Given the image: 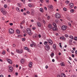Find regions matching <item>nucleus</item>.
<instances>
[{
	"instance_id": "obj_34",
	"label": "nucleus",
	"mask_w": 77,
	"mask_h": 77,
	"mask_svg": "<svg viewBox=\"0 0 77 77\" xmlns=\"http://www.w3.org/2000/svg\"><path fill=\"white\" fill-rule=\"evenodd\" d=\"M74 40H75V41H76V40H77V37H75L74 38Z\"/></svg>"
},
{
	"instance_id": "obj_32",
	"label": "nucleus",
	"mask_w": 77,
	"mask_h": 77,
	"mask_svg": "<svg viewBox=\"0 0 77 77\" xmlns=\"http://www.w3.org/2000/svg\"><path fill=\"white\" fill-rule=\"evenodd\" d=\"M54 53H51V57H53V56H54Z\"/></svg>"
},
{
	"instance_id": "obj_55",
	"label": "nucleus",
	"mask_w": 77,
	"mask_h": 77,
	"mask_svg": "<svg viewBox=\"0 0 77 77\" xmlns=\"http://www.w3.org/2000/svg\"><path fill=\"white\" fill-rule=\"evenodd\" d=\"M73 50H74V51H75V48H73Z\"/></svg>"
},
{
	"instance_id": "obj_9",
	"label": "nucleus",
	"mask_w": 77,
	"mask_h": 77,
	"mask_svg": "<svg viewBox=\"0 0 77 77\" xmlns=\"http://www.w3.org/2000/svg\"><path fill=\"white\" fill-rule=\"evenodd\" d=\"M7 62H8V63L10 64H12V60H10V59L7 58Z\"/></svg>"
},
{
	"instance_id": "obj_6",
	"label": "nucleus",
	"mask_w": 77,
	"mask_h": 77,
	"mask_svg": "<svg viewBox=\"0 0 77 77\" xmlns=\"http://www.w3.org/2000/svg\"><path fill=\"white\" fill-rule=\"evenodd\" d=\"M67 28V26H63L61 27V29L62 30H63V31H65V30Z\"/></svg>"
},
{
	"instance_id": "obj_11",
	"label": "nucleus",
	"mask_w": 77,
	"mask_h": 77,
	"mask_svg": "<svg viewBox=\"0 0 77 77\" xmlns=\"http://www.w3.org/2000/svg\"><path fill=\"white\" fill-rule=\"evenodd\" d=\"M69 5L70 6V8H72V7H74V4L72 3H70L69 4Z\"/></svg>"
},
{
	"instance_id": "obj_20",
	"label": "nucleus",
	"mask_w": 77,
	"mask_h": 77,
	"mask_svg": "<svg viewBox=\"0 0 77 77\" xmlns=\"http://www.w3.org/2000/svg\"><path fill=\"white\" fill-rule=\"evenodd\" d=\"M52 29L54 31H55V30H57V28L56 27H54Z\"/></svg>"
},
{
	"instance_id": "obj_42",
	"label": "nucleus",
	"mask_w": 77,
	"mask_h": 77,
	"mask_svg": "<svg viewBox=\"0 0 77 77\" xmlns=\"http://www.w3.org/2000/svg\"><path fill=\"white\" fill-rule=\"evenodd\" d=\"M44 9H45V10L46 11H47V7H44Z\"/></svg>"
},
{
	"instance_id": "obj_64",
	"label": "nucleus",
	"mask_w": 77,
	"mask_h": 77,
	"mask_svg": "<svg viewBox=\"0 0 77 77\" xmlns=\"http://www.w3.org/2000/svg\"><path fill=\"white\" fill-rule=\"evenodd\" d=\"M48 66H45V68L46 69H47V68H48Z\"/></svg>"
},
{
	"instance_id": "obj_23",
	"label": "nucleus",
	"mask_w": 77,
	"mask_h": 77,
	"mask_svg": "<svg viewBox=\"0 0 77 77\" xmlns=\"http://www.w3.org/2000/svg\"><path fill=\"white\" fill-rule=\"evenodd\" d=\"M32 43L33 45L34 46V47H35V46H36V44L35 43V42H32Z\"/></svg>"
},
{
	"instance_id": "obj_51",
	"label": "nucleus",
	"mask_w": 77,
	"mask_h": 77,
	"mask_svg": "<svg viewBox=\"0 0 77 77\" xmlns=\"http://www.w3.org/2000/svg\"><path fill=\"white\" fill-rule=\"evenodd\" d=\"M17 6H19V7H20V5L19 3L17 4Z\"/></svg>"
},
{
	"instance_id": "obj_29",
	"label": "nucleus",
	"mask_w": 77,
	"mask_h": 77,
	"mask_svg": "<svg viewBox=\"0 0 77 77\" xmlns=\"http://www.w3.org/2000/svg\"><path fill=\"white\" fill-rule=\"evenodd\" d=\"M69 38H71V39H73V36L72 35H70L69 36Z\"/></svg>"
},
{
	"instance_id": "obj_53",
	"label": "nucleus",
	"mask_w": 77,
	"mask_h": 77,
	"mask_svg": "<svg viewBox=\"0 0 77 77\" xmlns=\"http://www.w3.org/2000/svg\"><path fill=\"white\" fill-rule=\"evenodd\" d=\"M62 39H63H63H65V38L64 37V36H62Z\"/></svg>"
},
{
	"instance_id": "obj_21",
	"label": "nucleus",
	"mask_w": 77,
	"mask_h": 77,
	"mask_svg": "<svg viewBox=\"0 0 77 77\" xmlns=\"http://www.w3.org/2000/svg\"><path fill=\"white\" fill-rule=\"evenodd\" d=\"M48 27L50 29H52V25L51 24H49L48 25Z\"/></svg>"
},
{
	"instance_id": "obj_41",
	"label": "nucleus",
	"mask_w": 77,
	"mask_h": 77,
	"mask_svg": "<svg viewBox=\"0 0 77 77\" xmlns=\"http://www.w3.org/2000/svg\"><path fill=\"white\" fill-rule=\"evenodd\" d=\"M65 37H66V38H68V35L66 34H65Z\"/></svg>"
},
{
	"instance_id": "obj_5",
	"label": "nucleus",
	"mask_w": 77,
	"mask_h": 77,
	"mask_svg": "<svg viewBox=\"0 0 77 77\" xmlns=\"http://www.w3.org/2000/svg\"><path fill=\"white\" fill-rule=\"evenodd\" d=\"M8 68H9V72H12V71L14 70V69H13V67H12V66H8Z\"/></svg>"
},
{
	"instance_id": "obj_31",
	"label": "nucleus",
	"mask_w": 77,
	"mask_h": 77,
	"mask_svg": "<svg viewBox=\"0 0 77 77\" xmlns=\"http://www.w3.org/2000/svg\"><path fill=\"white\" fill-rule=\"evenodd\" d=\"M63 11H66V8H63Z\"/></svg>"
},
{
	"instance_id": "obj_37",
	"label": "nucleus",
	"mask_w": 77,
	"mask_h": 77,
	"mask_svg": "<svg viewBox=\"0 0 77 77\" xmlns=\"http://www.w3.org/2000/svg\"><path fill=\"white\" fill-rule=\"evenodd\" d=\"M47 19H48V20H49L50 18V16H48L47 17Z\"/></svg>"
},
{
	"instance_id": "obj_54",
	"label": "nucleus",
	"mask_w": 77,
	"mask_h": 77,
	"mask_svg": "<svg viewBox=\"0 0 77 77\" xmlns=\"http://www.w3.org/2000/svg\"><path fill=\"white\" fill-rule=\"evenodd\" d=\"M33 44H30V46H31V47H33Z\"/></svg>"
},
{
	"instance_id": "obj_14",
	"label": "nucleus",
	"mask_w": 77,
	"mask_h": 77,
	"mask_svg": "<svg viewBox=\"0 0 77 77\" xmlns=\"http://www.w3.org/2000/svg\"><path fill=\"white\" fill-rule=\"evenodd\" d=\"M24 50H27L28 52H30V51H29V49L27 47H24Z\"/></svg>"
},
{
	"instance_id": "obj_62",
	"label": "nucleus",
	"mask_w": 77,
	"mask_h": 77,
	"mask_svg": "<svg viewBox=\"0 0 77 77\" xmlns=\"http://www.w3.org/2000/svg\"><path fill=\"white\" fill-rule=\"evenodd\" d=\"M75 53L76 54H77V51H75Z\"/></svg>"
},
{
	"instance_id": "obj_10",
	"label": "nucleus",
	"mask_w": 77,
	"mask_h": 77,
	"mask_svg": "<svg viewBox=\"0 0 77 77\" xmlns=\"http://www.w3.org/2000/svg\"><path fill=\"white\" fill-rule=\"evenodd\" d=\"M48 41L49 43L50 44H51V45L53 43V41H52V40H51L50 39H48Z\"/></svg>"
},
{
	"instance_id": "obj_44",
	"label": "nucleus",
	"mask_w": 77,
	"mask_h": 77,
	"mask_svg": "<svg viewBox=\"0 0 77 77\" xmlns=\"http://www.w3.org/2000/svg\"><path fill=\"white\" fill-rule=\"evenodd\" d=\"M46 3H48L49 2V0H46Z\"/></svg>"
},
{
	"instance_id": "obj_25",
	"label": "nucleus",
	"mask_w": 77,
	"mask_h": 77,
	"mask_svg": "<svg viewBox=\"0 0 77 77\" xmlns=\"http://www.w3.org/2000/svg\"><path fill=\"white\" fill-rule=\"evenodd\" d=\"M16 10H17V11L18 12H20V10L18 8H16Z\"/></svg>"
},
{
	"instance_id": "obj_49",
	"label": "nucleus",
	"mask_w": 77,
	"mask_h": 77,
	"mask_svg": "<svg viewBox=\"0 0 77 77\" xmlns=\"http://www.w3.org/2000/svg\"><path fill=\"white\" fill-rule=\"evenodd\" d=\"M38 36L39 37V38H40L41 37V35H40V34H39L38 35Z\"/></svg>"
},
{
	"instance_id": "obj_27",
	"label": "nucleus",
	"mask_w": 77,
	"mask_h": 77,
	"mask_svg": "<svg viewBox=\"0 0 77 77\" xmlns=\"http://www.w3.org/2000/svg\"><path fill=\"white\" fill-rule=\"evenodd\" d=\"M69 1H66L65 2V3H66V4H67V5H68V4H69Z\"/></svg>"
},
{
	"instance_id": "obj_12",
	"label": "nucleus",
	"mask_w": 77,
	"mask_h": 77,
	"mask_svg": "<svg viewBox=\"0 0 77 77\" xmlns=\"http://www.w3.org/2000/svg\"><path fill=\"white\" fill-rule=\"evenodd\" d=\"M28 6L29 8H33L34 7V5L32 4H28Z\"/></svg>"
},
{
	"instance_id": "obj_8",
	"label": "nucleus",
	"mask_w": 77,
	"mask_h": 77,
	"mask_svg": "<svg viewBox=\"0 0 77 77\" xmlns=\"http://www.w3.org/2000/svg\"><path fill=\"white\" fill-rule=\"evenodd\" d=\"M9 32L10 34H12V33H14V30L12 29H9Z\"/></svg>"
},
{
	"instance_id": "obj_57",
	"label": "nucleus",
	"mask_w": 77,
	"mask_h": 77,
	"mask_svg": "<svg viewBox=\"0 0 77 77\" xmlns=\"http://www.w3.org/2000/svg\"><path fill=\"white\" fill-rule=\"evenodd\" d=\"M54 61H55L54 59H53L52 60V62H54Z\"/></svg>"
},
{
	"instance_id": "obj_36",
	"label": "nucleus",
	"mask_w": 77,
	"mask_h": 77,
	"mask_svg": "<svg viewBox=\"0 0 77 77\" xmlns=\"http://www.w3.org/2000/svg\"><path fill=\"white\" fill-rule=\"evenodd\" d=\"M16 51L18 53H19L20 50H19L18 49H17Z\"/></svg>"
},
{
	"instance_id": "obj_24",
	"label": "nucleus",
	"mask_w": 77,
	"mask_h": 77,
	"mask_svg": "<svg viewBox=\"0 0 77 77\" xmlns=\"http://www.w3.org/2000/svg\"><path fill=\"white\" fill-rule=\"evenodd\" d=\"M40 11L41 12H44V10H43V8H42L40 9Z\"/></svg>"
},
{
	"instance_id": "obj_22",
	"label": "nucleus",
	"mask_w": 77,
	"mask_h": 77,
	"mask_svg": "<svg viewBox=\"0 0 77 77\" xmlns=\"http://www.w3.org/2000/svg\"><path fill=\"white\" fill-rule=\"evenodd\" d=\"M16 33L17 34H19L20 33V30L18 29L16 30Z\"/></svg>"
},
{
	"instance_id": "obj_38",
	"label": "nucleus",
	"mask_w": 77,
	"mask_h": 77,
	"mask_svg": "<svg viewBox=\"0 0 77 77\" xmlns=\"http://www.w3.org/2000/svg\"><path fill=\"white\" fill-rule=\"evenodd\" d=\"M48 43V42H44V44L45 45H46V44H47Z\"/></svg>"
},
{
	"instance_id": "obj_13",
	"label": "nucleus",
	"mask_w": 77,
	"mask_h": 77,
	"mask_svg": "<svg viewBox=\"0 0 77 77\" xmlns=\"http://www.w3.org/2000/svg\"><path fill=\"white\" fill-rule=\"evenodd\" d=\"M32 64H33L32 62H30L29 63V67H30V68H32Z\"/></svg>"
},
{
	"instance_id": "obj_15",
	"label": "nucleus",
	"mask_w": 77,
	"mask_h": 77,
	"mask_svg": "<svg viewBox=\"0 0 77 77\" xmlns=\"http://www.w3.org/2000/svg\"><path fill=\"white\" fill-rule=\"evenodd\" d=\"M37 25L38 26V27H41V23H40L39 22H38L37 23Z\"/></svg>"
},
{
	"instance_id": "obj_58",
	"label": "nucleus",
	"mask_w": 77,
	"mask_h": 77,
	"mask_svg": "<svg viewBox=\"0 0 77 77\" xmlns=\"http://www.w3.org/2000/svg\"><path fill=\"white\" fill-rule=\"evenodd\" d=\"M72 57H74V55L72 54Z\"/></svg>"
},
{
	"instance_id": "obj_33",
	"label": "nucleus",
	"mask_w": 77,
	"mask_h": 77,
	"mask_svg": "<svg viewBox=\"0 0 77 77\" xmlns=\"http://www.w3.org/2000/svg\"><path fill=\"white\" fill-rule=\"evenodd\" d=\"M23 53V51L22 50H19V53Z\"/></svg>"
},
{
	"instance_id": "obj_7",
	"label": "nucleus",
	"mask_w": 77,
	"mask_h": 77,
	"mask_svg": "<svg viewBox=\"0 0 77 77\" xmlns=\"http://www.w3.org/2000/svg\"><path fill=\"white\" fill-rule=\"evenodd\" d=\"M48 8L49 10L50 11H51L53 9V6L51 5L48 6Z\"/></svg>"
},
{
	"instance_id": "obj_19",
	"label": "nucleus",
	"mask_w": 77,
	"mask_h": 77,
	"mask_svg": "<svg viewBox=\"0 0 77 77\" xmlns=\"http://www.w3.org/2000/svg\"><path fill=\"white\" fill-rule=\"evenodd\" d=\"M61 76L62 77H66L64 73H62L61 74Z\"/></svg>"
},
{
	"instance_id": "obj_3",
	"label": "nucleus",
	"mask_w": 77,
	"mask_h": 77,
	"mask_svg": "<svg viewBox=\"0 0 77 77\" xmlns=\"http://www.w3.org/2000/svg\"><path fill=\"white\" fill-rule=\"evenodd\" d=\"M1 12H2L3 15H6V14H7V12H6V11L4 10V9H1Z\"/></svg>"
},
{
	"instance_id": "obj_48",
	"label": "nucleus",
	"mask_w": 77,
	"mask_h": 77,
	"mask_svg": "<svg viewBox=\"0 0 77 77\" xmlns=\"http://www.w3.org/2000/svg\"><path fill=\"white\" fill-rule=\"evenodd\" d=\"M68 24H69V25L70 26H71V23H70L69 22V23H68Z\"/></svg>"
},
{
	"instance_id": "obj_1",
	"label": "nucleus",
	"mask_w": 77,
	"mask_h": 77,
	"mask_svg": "<svg viewBox=\"0 0 77 77\" xmlns=\"http://www.w3.org/2000/svg\"><path fill=\"white\" fill-rule=\"evenodd\" d=\"M26 32L27 33H28L29 35H32L33 34V33L31 32L30 29H27Z\"/></svg>"
},
{
	"instance_id": "obj_50",
	"label": "nucleus",
	"mask_w": 77,
	"mask_h": 77,
	"mask_svg": "<svg viewBox=\"0 0 77 77\" xmlns=\"http://www.w3.org/2000/svg\"><path fill=\"white\" fill-rule=\"evenodd\" d=\"M10 26H12L13 25V23H10Z\"/></svg>"
},
{
	"instance_id": "obj_45",
	"label": "nucleus",
	"mask_w": 77,
	"mask_h": 77,
	"mask_svg": "<svg viewBox=\"0 0 77 77\" xmlns=\"http://www.w3.org/2000/svg\"><path fill=\"white\" fill-rule=\"evenodd\" d=\"M13 47H15V44H13Z\"/></svg>"
},
{
	"instance_id": "obj_47",
	"label": "nucleus",
	"mask_w": 77,
	"mask_h": 77,
	"mask_svg": "<svg viewBox=\"0 0 77 77\" xmlns=\"http://www.w3.org/2000/svg\"><path fill=\"white\" fill-rule=\"evenodd\" d=\"M22 40L23 41H25V38H22Z\"/></svg>"
},
{
	"instance_id": "obj_4",
	"label": "nucleus",
	"mask_w": 77,
	"mask_h": 77,
	"mask_svg": "<svg viewBox=\"0 0 77 77\" xmlns=\"http://www.w3.org/2000/svg\"><path fill=\"white\" fill-rule=\"evenodd\" d=\"M50 46H49V45H46L45 47V49L46 51H48L50 50Z\"/></svg>"
},
{
	"instance_id": "obj_61",
	"label": "nucleus",
	"mask_w": 77,
	"mask_h": 77,
	"mask_svg": "<svg viewBox=\"0 0 77 77\" xmlns=\"http://www.w3.org/2000/svg\"><path fill=\"white\" fill-rule=\"evenodd\" d=\"M23 14L24 15H26V13H25V12L23 13Z\"/></svg>"
},
{
	"instance_id": "obj_40",
	"label": "nucleus",
	"mask_w": 77,
	"mask_h": 77,
	"mask_svg": "<svg viewBox=\"0 0 77 77\" xmlns=\"http://www.w3.org/2000/svg\"><path fill=\"white\" fill-rule=\"evenodd\" d=\"M57 77H61V75H57Z\"/></svg>"
},
{
	"instance_id": "obj_16",
	"label": "nucleus",
	"mask_w": 77,
	"mask_h": 77,
	"mask_svg": "<svg viewBox=\"0 0 77 77\" xmlns=\"http://www.w3.org/2000/svg\"><path fill=\"white\" fill-rule=\"evenodd\" d=\"M53 48L54 50H56V45L54 44L53 45Z\"/></svg>"
},
{
	"instance_id": "obj_60",
	"label": "nucleus",
	"mask_w": 77,
	"mask_h": 77,
	"mask_svg": "<svg viewBox=\"0 0 77 77\" xmlns=\"http://www.w3.org/2000/svg\"><path fill=\"white\" fill-rule=\"evenodd\" d=\"M40 1L41 2V3H43V0H41Z\"/></svg>"
},
{
	"instance_id": "obj_17",
	"label": "nucleus",
	"mask_w": 77,
	"mask_h": 77,
	"mask_svg": "<svg viewBox=\"0 0 77 77\" xmlns=\"http://www.w3.org/2000/svg\"><path fill=\"white\" fill-rule=\"evenodd\" d=\"M60 65L62 66H65V63L63 62H61L60 63Z\"/></svg>"
},
{
	"instance_id": "obj_30",
	"label": "nucleus",
	"mask_w": 77,
	"mask_h": 77,
	"mask_svg": "<svg viewBox=\"0 0 77 77\" xmlns=\"http://www.w3.org/2000/svg\"><path fill=\"white\" fill-rule=\"evenodd\" d=\"M71 77H76V76L74 75H71Z\"/></svg>"
},
{
	"instance_id": "obj_39",
	"label": "nucleus",
	"mask_w": 77,
	"mask_h": 77,
	"mask_svg": "<svg viewBox=\"0 0 77 77\" xmlns=\"http://www.w3.org/2000/svg\"><path fill=\"white\" fill-rule=\"evenodd\" d=\"M4 7L5 8H7V5H4Z\"/></svg>"
},
{
	"instance_id": "obj_56",
	"label": "nucleus",
	"mask_w": 77,
	"mask_h": 77,
	"mask_svg": "<svg viewBox=\"0 0 77 77\" xmlns=\"http://www.w3.org/2000/svg\"><path fill=\"white\" fill-rule=\"evenodd\" d=\"M21 12H23L24 11L23 10V9H21Z\"/></svg>"
},
{
	"instance_id": "obj_26",
	"label": "nucleus",
	"mask_w": 77,
	"mask_h": 77,
	"mask_svg": "<svg viewBox=\"0 0 77 77\" xmlns=\"http://www.w3.org/2000/svg\"><path fill=\"white\" fill-rule=\"evenodd\" d=\"M70 11L71 13H73V12H74V10H73V9H71L70 10Z\"/></svg>"
},
{
	"instance_id": "obj_28",
	"label": "nucleus",
	"mask_w": 77,
	"mask_h": 77,
	"mask_svg": "<svg viewBox=\"0 0 77 77\" xmlns=\"http://www.w3.org/2000/svg\"><path fill=\"white\" fill-rule=\"evenodd\" d=\"M53 25L54 27H56V24L54 22L53 23Z\"/></svg>"
},
{
	"instance_id": "obj_2",
	"label": "nucleus",
	"mask_w": 77,
	"mask_h": 77,
	"mask_svg": "<svg viewBox=\"0 0 77 77\" xmlns=\"http://www.w3.org/2000/svg\"><path fill=\"white\" fill-rule=\"evenodd\" d=\"M55 17L57 18H60L61 17L60 14L59 13H56L55 15Z\"/></svg>"
},
{
	"instance_id": "obj_63",
	"label": "nucleus",
	"mask_w": 77,
	"mask_h": 77,
	"mask_svg": "<svg viewBox=\"0 0 77 77\" xmlns=\"http://www.w3.org/2000/svg\"><path fill=\"white\" fill-rule=\"evenodd\" d=\"M0 77H3V75H0Z\"/></svg>"
},
{
	"instance_id": "obj_59",
	"label": "nucleus",
	"mask_w": 77,
	"mask_h": 77,
	"mask_svg": "<svg viewBox=\"0 0 77 77\" xmlns=\"http://www.w3.org/2000/svg\"><path fill=\"white\" fill-rule=\"evenodd\" d=\"M32 29L33 30H35V29H36V28L34 27L33 28H32Z\"/></svg>"
},
{
	"instance_id": "obj_46",
	"label": "nucleus",
	"mask_w": 77,
	"mask_h": 77,
	"mask_svg": "<svg viewBox=\"0 0 77 77\" xmlns=\"http://www.w3.org/2000/svg\"><path fill=\"white\" fill-rule=\"evenodd\" d=\"M56 59H57V60H58V59H59V57H57V56H56Z\"/></svg>"
},
{
	"instance_id": "obj_52",
	"label": "nucleus",
	"mask_w": 77,
	"mask_h": 77,
	"mask_svg": "<svg viewBox=\"0 0 77 77\" xmlns=\"http://www.w3.org/2000/svg\"><path fill=\"white\" fill-rule=\"evenodd\" d=\"M15 74H16V75H18V73L17 72H16L15 73Z\"/></svg>"
},
{
	"instance_id": "obj_35",
	"label": "nucleus",
	"mask_w": 77,
	"mask_h": 77,
	"mask_svg": "<svg viewBox=\"0 0 77 77\" xmlns=\"http://www.w3.org/2000/svg\"><path fill=\"white\" fill-rule=\"evenodd\" d=\"M2 54H5V51H4L2 53Z\"/></svg>"
},
{
	"instance_id": "obj_43",
	"label": "nucleus",
	"mask_w": 77,
	"mask_h": 77,
	"mask_svg": "<svg viewBox=\"0 0 77 77\" xmlns=\"http://www.w3.org/2000/svg\"><path fill=\"white\" fill-rule=\"evenodd\" d=\"M25 23V21H23L22 22V23H21V24H24V23Z\"/></svg>"
},
{
	"instance_id": "obj_18",
	"label": "nucleus",
	"mask_w": 77,
	"mask_h": 77,
	"mask_svg": "<svg viewBox=\"0 0 77 77\" xmlns=\"http://www.w3.org/2000/svg\"><path fill=\"white\" fill-rule=\"evenodd\" d=\"M24 59H21L20 60V62H21V63H24Z\"/></svg>"
}]
</instances>
